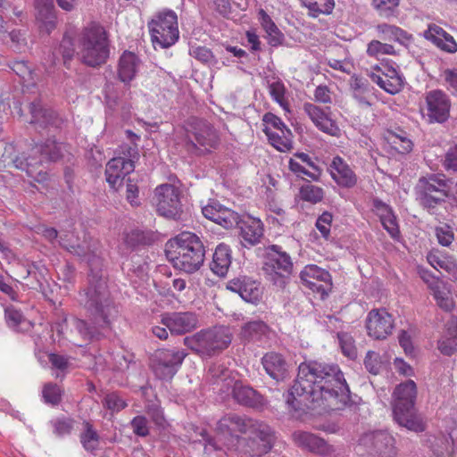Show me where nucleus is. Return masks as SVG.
<instances>
[{
    "label": "nucleus",
    "mask_w": 457,
    "mask_h": 457,
    "mask_svg": "<svg viewBox=\"0 0 457 457\" xmlns=\"http://www.w3.org/2000/svg\"><path fill=\"white\" fill-rule=\"evenodd\" d=\"M349 401L350 389L338 366L317 361L299 365L297 378L287 395V403L294 410L309 403L324 410H337Z\"/></svg>",
    "instance_id": "nucleus-1"
},
{
    "label": "nucleus",
    "mask_w": 457,
    "mask_h": 457,
    "mask_svg": "<svg viewBox=\"0 0 457 457\" xmlns=\"http://www.w3.org/2000/svg\"><path fill=\"white\" fill-rule=\"evenodd\" d=\"M217 435L213 439H208L205 450L232 449L239 437L235 432L248 434L245 440V453L252 457H261L273 446L275 435L272 428L263 421L245 416L230 413L221 418L217 424Z\"/></svg>",
    "instance_id": "nucleus-2"
},
{
    "label": "nucleus",
    "mask_w": 457,
    "mask_h": 457,
    "mask_svg": "<svg viewBox=\"0 0 457 457\" xmlns=\"http://www.w3.org/2000/svg\"><path fill=\"white\" fill-rule=\"evenodd\" d=\"M166 256L174 268L187 273L198 270L204 263L205 250L194 233L182 232L166 244Z\"/></svg>",
    "instance_id": "nucleus-3"
},
{
    "label": "nucleus",
    "mask_w": 457,
    "mask_h": 457,
    "mask_svg": "<svg viewBox=\"0 0 457 457\" xmlns=\"http://www.w3.org/2000/svg\"><path fill=\"white\" fill-rule=\"evenodd\" d=\"M394 420L400 426L414 432L425 429L422 418L416 412L417 386L413 380H406L395 386L393 395Z\"/></svg>",
    "instance_id": "nucleus-4"
},
{
    "label": "nucleus",
    "mask_w": 457,
    "mask_h": 457,
    "mask_svg": "<svg viewBox=\"0 0 457 457\" xmlns=\"http://www.w3.org/2000/svg\"><path fill=\"white\" fill-rule=\"evenodd\" d=\"M78 55L81 62L96 67L104 63L109 55L107 37L103 27L92 24L79 37Z\"/></svg>",
    "instance_id": "nucleus-5"
},
{
    "label": "nucleus",
    "mask_w": 457,
    "mask_h": 457,
    "mask_svg": "<svg viewBox=\"0 0 457 457\" xmlns=\"http://www.w3.org/2000/svg\"><path fill=\"white\" fill-rule=\"evenodd\" d=\"M82 296L85 299L81 301L95 316L96 323L101 328L108 327L111 320L116 317L118 310L110 298L105 281L99 279L96 285L90 282L89 287Z\"/></svg>",
    "instance_id": "nucleus-6"
},
{
    "label": "nucleus",
    "mask_w": 457,
    "mask_h": 457,
    "mask_svg": "<svg viewBox=\"0 0 457 457\" xmlns=\"http://www.w3.org/2000/svg\"><path fill=\"white\" fill-rule=\"evenodd\" d=\"M457 192V185L453 186L451 180L444 175L431 174L419 179L416 186L417 199L425 208H434L445 201V197Z\"/></svg>",
    "instance_id": "nucleus-7"
},
{
    "label": "nucleus",
    "mask_w": 457,
    "mask_h": 457,
    "mask_svg": "<svg viewBox=\"0 0 457 457\" xmlns=\"http://www.w3.org/2000/svg\"><path fill=\"white\" fill-rule=\"evenodd\" d=\"M184 343L200 355L211 356L216 351L223 350L229 345L231 333L227 327H215L185 337Z\"/></svg>",
    "instance_id": "nucleus-8"
},
{
    "label": "nucleus",
    "mask_w": 457,
    "mask_h": 457,
    "mask_svg": "<svg viewBox=\"0 0 457 457\" xmlns=\"http://www.w3.org/2000/svg\"><path fill=\"white\" fill-rule=\"evenodd\" d=\"M62 145L56 143L54 140L48 139L46 143L36 145L32 148L33 154H40L41 158L36 159L29 156L25 161L21 158L14 160V165L20 170H25L28 175L38 182H44L47 179V173L42 169H38L37 165H41L45 161H57L62 157Z\"/></svg>",
    "instance_id": "nucleus-9"
},
{
    "label": "nucleus",
    "mask_w": 457,
    "mask_h": 457,
    "mask_svg": "<svg viewBox=\"0 0 457 457\" xmlns=\"http://www.w3.org/2000/svg\"><path fill=\"white\" fill-rule=\"evenodd\" d=\"M262 270L268 280L282 287L293 271L290 255L281 246L272 245L267 247Z\"/></svg>",
    "instance_id": "nucleus-10"
},
{
    "label": "nucleus",
    "mask_w": 457,
    "mask_h": 457,
    "mask_svg": "<svg viewBox=\"0 0 457 457\" xmlns=\"http://www.w3.org/2000/svg\"><path fill=\"white\" fill-rule=\"evenodd\" d=\"M148 28L154 46L167 48L179 39L178 17L173 11L158 12L148 23Z\"/></svg>",
    "instance_id": "nucleus-11"
},
{
    "label": "nucleus",
    "mask_w": 457,
    "mask_h": 457,
    "mask_svg": "<svg viewBox=\"0 0 457 457\" xmlns=\"http://www.w3.org/2000/svg\"><path fill=\"white\" fill-rule=\"evenodd\" d=\"M125 156H118L110 160L106 164V181L113 189H118L123 183L124 178L131 173L134 169V162L138 158L136 146H126Z\"/></svg>",
    "instance_id": "nucleus-12"
},
{
    "label": "nucleus",
    "mask_w": 457,
    "mask_h": 457,
    "mask_svg": "<svg viewBox=\"0 0 457 457\" xmlns=\"http://www.w3.org/2000/svg\"><path fill=\"white\" fill-rule=\"evenodd\" d=\"M157 212L167 219L179 220L182 207L179 190L170 184L158 186L154 191Z\"/></svg>",
    "instance_id": "nucleus-13"
},
{
    "label": "nucleus",
    "mask_w": 457,
    "mask_h": 457,
    "mask_svg": "<svg viewBox=\"0 0 457 457\" xmlns=\"http://www.w3.org/2000/svg\"><path fill=\"white\" fill-rule=\"evenodd\" d=\"M186 356L183 350L164 349L156 352L152 364L155 376L163 380L171 379Z\"/></svg>",
    "instance_id": "nucleus-14"
},
{
    "label": "nucleus",
    "mask_w": 457,
    "mask_h": 457,
    "mask_svg": "<svg viewBox=\"0 0 457 457\" xmlns=\"http://www.w3.org/2000/svg\"><path fill=\"white\" fill-rule=\"evenodd\" d=\"M186 131L188 142L195 147H202L200 149L202 152L210 151L218 145L219 137L216 130L204 121L192 120L187 124Z\"/></svg>",
    "instance_id": "nucleus-15"
},
{
    "label": "nucleus",
    "mask_w": 457,
    "mask_h": 457,
    "mask_svg": "<svg viewBox=\"0 0 457 457\" xmlns=\"http://www.w3.org/2000/svg\"><path fill=\"white\" fill-rule=\"evenodd\" d=\"M303 111L320 131L331 137L340 136V129L332 119L329 107L322 108L312 103L305 102L303 104Z\"/></svg>",
    "instance_id": "nucleus-16"
},
{
    "label": "nucleus",
    "mask_w": 457,
    "mask_h": 457,
    "mask_svg": "<svg viewBox=\"0 0 457 457\" xmlns=\"http://www.w3.org/2000/svg\"><path fill=\"white\" fill-rule=\"evenodd\" d=\"M395 327L393 316L386 309H372L366 317L368 335L378 340L386 339Z\"/></svg>",
    "instance_id": "nucleus-17"
},
{
    "label": "nucleus",
    "mask_w": 457,
    "mask_h": 457,
    "mask_svg": "<svg viewBox=\"0 0 457 457\" xmlns=\"http://www.w3.org/2000/svg\"><path fill=\"white\" fill-rule=\"evenodd\" d=\"M374 71L370 75V79L380 88L391 95L402 90L403 78L395 67L381 63V66H376Z\"/></svg>",
    "instance_id": "nucleus-18"
},
{
    "label": "nucleus",
    "mask_w": 457,
    "mask_h": 457,
    "mask_svg": "<svg viewBox=\"0 0 457 457\" xmlns=\"http://www.w3.org/2000/svg\"><path fill=\"white\" fill-rule=\"evenodd\" d=\"M300 278L311 290L320 294L321 298L328 295L332 285L328 271L315 264L306 265L300 272Z\"/></svg>",
    "instance_id": "nucleus-19"
},
{
    "label": "nucleus",
    "mask_w": 457,
    "mask_h": 457,
    "mask_svg": "<svg viewBox=\"0 0 457 457\" xmlns=\"http://www.w3.org/2000/svg\"><path fill=\"white\" fill-rule=\"evenodd\" d=\"M161 322L171 334L182 335L195 329L199 320L195 312H175L162 315Z\"/></svg>",
    "instance_id": "nucleus-20"
},
{
    "label": "nucleus",
    "mask_w": 457,
    "mask_h": 457,
    "mask_svg": "<svg viewBox=\"0 0 457 457\" xmlns=\"http://www.w3.org/2000/svg\"><path fill=\"white\" fill-rule=\"evenodd\" d=\"M427 115L430 122H444L449 117L451 103L441 90L429 91L426 96Z\"/></svg>",
    "instance_id": "nucleus-21"
},
{
    "label": "nucleus",
    "mask_w": 457,
    "mask_h": 457,
    "mask_svg": "<svg viewBox=\"0 0 457 457\" xmlns=\"http://www.w3.org/2000/svg\"><path fill=\"white\" fill-rule=\"evenodd\" d=\"M203 215L225 228L239 225L240 216L237 212L212 201L202 208Z\"/></svg>",
    "instance_id": "nucleus-22"
},
{
    "label": "nucleus",
    "mask_w": 457,
    "mask_h": 457,
    "mask_svg": "<svg viewBox=\"0 0 457 457\" xmlns=\"http://www.w3.org/2000/svg\"><path fill=\"white\" fill-rule=\"evenodd\" d=\"M333 180L342 187L350 188L356 185L357 176L350 165L340 156H335L328 167Z\"/></svg>",
    "instance_id": "nucleus-23"
},
{
    "label": "nucleus",
    "mask_w": 457,
    "mask_h": 457,
    "mask_svg": "<svg viewBox=\"0 0 457 457\" xmlns=\"http://www.w3.org/2000/svg\"><path fill=\"white\" fill-rule=\"evenodd\" d=\"M292 436L295 445L310 452L322 455H327L333 452L331 445H328L322 438L312 433L295 431Z\"/></svg>",
    "instance_id": "nucleus-24"
},
{
    "label": "nucleus",
    "mask_w": 457,
    "mask_h": 457,
    "mask_svg": "<svg viewBox=\"0 0 457 457\" xmlns=\"http://www.w3.org/2000/svg\"><path fill=\"white\" fill-rule=\"evenodd\" d=\"M227 288L237 292L245 302L255 303L262 296V288L256 281L244 278L228 281Z\"/></svg>",
    "instance_id": "nucleus-25"
},
{
    "label": "nucleus",
    "mask_w": 457,
    "mask_h": 457,
    "mask_svg": "<svg viewBox=\"0 0 457 457\" xmlns=\"http://www.w3.org/2000/svg\"><path fill=\"white\" fill-rule=\"evenodd\" d=\"M424 36L441 50L448 53H455L457 51V43L453 37L436 24L429 25Z\"/></svg>",
    "instance_id": "nucleus-26"
},
{
    "label": "nucleus",
    "mask_w": 457,
    "mask_h": 457,
    "mask_svg": "<svg viewBox=\"0 0 457 457\" xmlns=\"http://www.w3.org/2000/svg\"><path fill=\"white\" fill-rule=\"evenodd\" d=\"M31 114V123L38 124L42 127L48 125L58 128L62 123V120L52 109L45 108L40 102H34L29 105Z\"/></svg>",
    "instance_id": "nucleus-27"
},
{
    "label": "nucleus",
    "mask_w": 457,
    "mask_h": 457,
    "mask_svg": "<svg viewBox=\"0 0 457 457\" xmlns=\"http://www.w3.org/2000/svg\"><path fill=\"white\" fill-rule=\"evenodd\" d=\"M239 224L240 235L245 246L247 245L252 246L259 243L263 234L261 220L247 217L245 220H240Z\"/></svg>",
    "instance_id": "nucleus-28"
},
{
    "label": "nucleus",
    "mask_w": 457,
    "mask_h": 457,
    "mask_svg": "<svg viewBox=\"0 0 457 457\" xmlns=\"http://www.w3.org/2000/svg\"><path fill=\"white\" fill-rule=\"evenodd\" d=\"M35 7L40 29L50 33L55 27L53 0H36Z\"/></svg>",
    "instance_id": "nucleus-29"
},
{
    "label": "nucleus",
    "mask_w": 457,
    "mask_h": 457,
    "mask_svg": "<svg viewBox=\"0 0 457 457\" xmlns=\"http://www.w3.org/2000/svg\"><path fill=\"white\" fill-rule=\"evenodd\" d=\"M139 67V58L132 52H124L119 61V79L123 83H129L136 77Z\"/></svg>",
    "instance_id": "nucleus-30"
},
{
    "label": "nucleus",
    "mask_w": 457,
    "mask_h": 457,
    "mask_svg": "<svg viewBox=\"0 0 457 457\" xmlns=\"http://www.w3.org/2000/svg\"><path fill=\"white\" fill-rule=\"evenodd\" d=\"M266 372L274 379H283L287 371V363L281 354L270 352L267 353L262 359Z\"/></svg>",
    "instance_id": "nucleus-31"
},
{
    "label": "nucleus",
    "mask_w": 457,
    "mask_h": 457,
    "mask_svg": "<svg viewBox=\"0 0 457 457\" xmlns=\"http://www.w3.org/2000/svg\"><path fill=\"white\" fill-rule=\"evenodd\" d=\"M231 265V250L228 245L221 243L215 248L211 270L219 277H224Z\"/></svg>",
    "instance_id": "nucleus-32"
},
{
    "label": "nucleus",
    "mask_w": 457,
    "mask_h": 457,
    "mask_svg": "<svg viewBox=\"0 0 457 457\" xmlns=\"http://www.w3.org/2000/svg\"><path fill=\"white\" fill-rule=\"evenodd\" d=\"M233 396L235 400L245 406L257 408L263 405V398L252 387L236 383L233 388Z\"/></svg>",
    "instance_id": "nucleus-33"
},
{
    "label": "nucleus",
    "mask_w": 457,
    "mask_h": 457,
    "mask_svg": "<svg viewBox=\"0 0 457 457\" xmlns=\"http://www.w3.org/2000/svg\"><path fill=\"white\" fill-rule=\"evenodd\" d=\"M269 327L262 320H252L245 323L241 328L240 337L246 342H259L267 337Z\"/></svg>",
    "instance_id": "nucleus-34"
},
{
    "label": "nucleus",
    "mask_w": 457,
    "mask_h": 457,
    "mask_svg": "<svg viewBox=\"0 0 457 457\" xmlns=\"http://www.w3.org/2000/svg\"><path fill=\"white\" fill-rule=\"evenodd\" d=\"M438 349L443 354L451 355L457 350V321L451 319L438 341Z\"/></svg>",
    "instance_id": "nucleus-35"
},
{
    "label": "nucleus",
    "mask_w": 457,
    "mask_h": 457,
    "mask_svg": "<svg viewBox=\"0 0 457 457\" xmlns=\"http://www.w3.org/2000/svg\"><path fill=\"white\" fill-rule=\"evenodd\" d=\"M429 287L437 305L441 309L451 311L454 307V301L451 290L445 283L442 281H435Z\"/></svg>",
    "instance_id": "nucleus-36"
},
{
    "label": "nucleus",
    "mask_w": 457,
    "mask_h": 457,
    "mask_svg": "<svg viewBox=\"0 0 457 457\" xmlns=\"http://www.w3.org/2000/svg\"><path fill=\"white\" fill-rule=\"evenodd\" d=\"M267 136L269 143L279 152H287L292 149L291 130L289 133L284 131H270L268 129H262Z\"/></svg>",
    "instance_id": "nucleus-37"
},
{
    "label": "nucleus",
    "mask_w": 457,
    "mask_h": 457,
    "mask_svg": "<svg viewBox=\"0 0 457 457\" xmlns=\"http://www.w3.org/2000/svg\"><path fill=\"white\" fill-rule=\"evenodd\" d=\"M375 29L383 40L395 41L401 44L409 40L408 34L395 25L381 23L377 25Z\"/></svg>",
    "instance_id": "nucleus-38"
},
{
    "label": "nucleus",
    "mask_w": 457,
    "mask_h": 457,
    "mask_svg": "<svg viewBox=\"0 0 457 457\" xmlns=\"http://www.w3.org/2000/svg\"><path fill=\"white\" fill-rule=\"evenodd\" d=\"M74 237H75L72 233L67 234L65 235V237H61L60 245L70 253L82 257L87 262H90L91 259L89 257V253L91 250L89 245L86 242H84L82 245L77 243V240H75Z\"/></svg>",
    "instance_id": "nucleus-39"
},
{
    "label": "nucleus",
    "mask_w": 457,
    "mask_h": 457,
    "mask_svg": "<svg viewBox=\"0 0 457 457\" xmlns=\"http://www.w3.org/2000/svg\"><path fill=\"white\" fill-rule=\"evenodd\" d=\"M258 20L270 37V43L274 46L279 44L282 40V34L270 16L263 9L259 10Z\"/></svg>",
    "instance_id": "nucleus-40"
},
{
    "label": "nucleus",
    "mask_w": 457,
    "mask_h": 457,
    "mask_svg": "<svg viewBox=\"0 0 457 457\" xmlns=\"http://www.w3.org/2000/svg\"><path fill=\"white\" fill-rule=\"evenodd\" d=\"M73 54L74 48L72 40L70 37L64 36L59 47L53 53L52 60L48 66L46 68V72L49 74L52 72L51 68L52 66L55 65V62L59 55H62L64 65H67L68 62H70L73 57Z\"/></svg>",
    "instance_id": "nucleus-41"
},
{
    "label": "nucleus",
    "mask_w": 457,
    "mask_h": 457,
    "mask_svg": "<svg viewBox=\"0 0 457 457\" xmlns=\"http://www.w3.org/2000/svg\"><path fill=\"white\" fill-rule=\"evenodd\" d=\"M308 9L309 15L316 18L320 14H330L335 7L334 0H301Z\"/></svg>",
    "instance_id": "nucleus-42"
},
{
    "label": "nucleus",
    "mask_w": 457,
    "mask_h": 457,
    "mask_svg": "<svg viewBox=\"0 0 457 457\" xmlns=\"http://www.w3.org/2000/svg\"><path fill=\"white\" fill-rule=\"evenodd\" d=\"M393 436L385 431L375 432V452L383 455H391L394 453Z\"/></svg>",
    "instance_id": "nucleus-43"
},
{
    "label": "nucleus",
    "mask_w": 457,
    "mask_h": 457,
    "mask_svg": "<svg viewBox=\"0 0 457 457\" xmlns=\"http://www.w3.org/2000/svg\"><path fill=\"white\" fill-rule=\"evenodd\" d=\"M387 361L386 357H381L378 353L369 351L364 360V365L369 372L377 375L385 369Z\"/></svg>",
    "instance_id": "nucleus-44"
},
{
    "label": "nucleus",
    "mask_w": 457,
    "mask_h": 457,
    "mask_svg": "<svg viewBox=\"0 0 457 457\" xmlns=\"http://www.w3.org/2000/svg\"><path fill=\"white\" fill-rule=\"evenodd\" d=\"M5 319L8 326L15 330H25L29 327V322L23 318L18 310L12 307L5 309Z\"/></svg>",
    "instance_id": "nucleus-45"
},
{
    "label": "nucleus",
    "mask_w": 457,
    "mask_h": 457,
    "mask_svg": "<svg viewBox=\"0 0 457 457\" xmlns=\"http://www.w3.org/2000/svg\"><path fill=\"white\" fill-rule=\"evenodd\" d=\"M366 53L369 56L379 57L385 54L394 55L395 54V50L390 44L382 43L379 40H371L367 46Z\"/></svg>",
    "instance_id": "nucleus-46"
},
{
    "label": "nucleus",
    "mask_w": 457,
    "mask_h": 457,
    "mask_svg": "<svg viewBox=\"0 0 457 457\" xmlns=\"http://www.w3.org/2000/svg\"><path fill=\"white\" fill-rule=\"evenodd\" d=\"M62 390L54 383H46L43 386L42 397L46 403L51 405H57L62 400Z\"/></svg>",
    "instance_id": "nucleus-47"
},
{
    "label": "nucleus",
    "mask_w": 457,
    "mask_h": 457,
    "mask_svg": "<svg viewBox=\"0 0 457 457\" xmlns=\"http://www.w3.org/2000/svg\"><path fill=\"white\" fill-rule=\"evenodd\" d=\"M388 142L395 151L403 154L411 152L412 149V142L404 133L390 134Z\"/></svg>",
    "instance_id": "nucleus-48"
},
{
    "label": "nucleus",
    "mask_w": 457,
    "mask_h": 457,
    "mask_svg": "<svg viewBox=\"0 0 457 457\" xmlns=\"http://www.w3.org/2000/svg\"><path fill=\"white\" fill-rule=\"evenodd\" d=\"M73 326L84 340L97 339L101 335L98 328L89 326L82 320H74Z\"/></svg>",
    "instance_id": "nucleus-49"
},
{
    "label": "nucleus",
    "mask_w": 457,
    "mask_h": 457,
    "mask_svg": "<svg viewBox=\"0 0 457 457\" xmlns=\"http://www.w3.org/2000/svg\"><path fill=\"white\" fill-rule=\"evenodd\" d=\"M338 341L344 355L349 359H355L357 357V348L352 336L347 333H338Z\"/></svg>",
    "instance_id": "nucleus-50"
},
{
    "label": "nucleus",
    "mask_w": 457,
    "mask_h": 457,
    "mask_svg": "<svg viewBox=\"0 0 457 457\" xmlns=\"http://www.w3.org/2000/svg\"><path fill=\"white\" fill-rule=\"evenodd\" d=\"M144 241V235L139 230H131L126 233L122 238V245L120 246L121 252L126 254L129 251L134 249L137 245L142 244Z\"/></svg>",
    "instance_id": "nucleus-51"
},
{
    "label": "nucleus",
    "mask_w": 457,
    "mask_h": 457,
    "mask_svg": "<svg viewBox=\"0 0 457 457\" xmlns=\"http://www.w3.org/2000/svg\"><path fill=\"white\" fill-rule=\"evenodd\" d=\"M269 92L272 99L278 103L283 110L288 112V103L285 98L286 88L281 81H275L270 84Z\"/></svg>",
    "instance_id": "nucleus-52"
},
{
    "label": "nucleus",
    "mask_w": 457,
    "mask_h": 457,
    "mask_svg": "<svg viewBox=\"0 0 457 457\" xmlns=\"http://www.w3.org/2000/svg\"><path fill=\"white\" fill-rule=\"evenodd\" d=\"M85 431L81 434V443L84 448L87 451H93L97 448L99 444V436L97 433L92 428V426L86 422L84 424Z\"/></svg>",
    "instance_id": "nucleus-53"
},
{
    "label": "nucleus",
    "mask_w": 457,
    "mask_h": 457,
    "mask_svg": "<svg viewBox=\"0 0 457 457\" xmlns=\"http://www.w3.org/2000/svg\"><path fill=\"white\" fill-rule=\"evenodd\" d=\"M399 2L400 0H373V5L380 16L389 18L395 15Z\"/></svg>",
    "instance_id": "nucleus-54"
},
{
    "label": "nucleus",
    "mask_w": 457,
    "mask_h": 457,
    "mask_svg": "<svg viewBox=\"0 0 457 457\" xmlns=\"http://www.w3.org/2000/svg\"><path fill=\"white\" fill-rule=\"evenodd\" d=\"M262 125L263 129H268L270 131H284L289 133V129L283 120L271 112H267L263 115Z\"/></svg>",
    "instance_id": "nucleus-55"
},
{
    "label": "nucleus",
    "mask_w": 457,
    "mask_h": 457,
    "mask_svg": "<svg viewBox=\"0 0 457 457\" xmlns=\"http://www.w3.org/2000/svg\"><path fill=\"white\" fill-rule=\"evenodd\" d=\"M289 170L294 172L298 177L307 176L313 180H318L320 176V171L313 172L312 170H308L300 162L295 160V158H290L288 162Z\"/></svg>",
    "instance_id": "nucleus-56"
},
{
    "label": "nucleus",
    "mask_w": 457,
    "mask_h": 457,
    "mask_svg": "<svg viewBox=\"0 0 457 457\" xmlns=\"http://www.w3.org/2000/svg\"><path fill=\"white\" fill-rule=\"evenodd\" d=\"M300 195L305 201L318 203L323 198V190L317 186L307 185L301 187Z\"/></svg>",
    "instance_id": "nucleus-57"
},
{
    "label": "nucleus",
    "mask_w": 457,
    "mask_h": 457,
    "mask_svg": "<svg viewBox=\"0 0 457 457\" xmlns=\"http://www.w3.org/2000/svg\"><path fill=\"white\" fill-rule=\"evenodd\" d=\"M332 222V215L329 212H323L316 221V228L326 239L330 234V227Z\"/></svg>",
    "instance_id": "nucleus-58"
},
{
    "label": "nucleus",
    "mask_w": 457,
    "mask_h": 457,
    "mask_svg": "<svg viewBox=\"0 0 457 457\" xmlns=\"http://www.w3.org/2000/svg\"><path fill=\"white\" fill-rule=\"evenodd\" d=\"M384 228L394 238L399 236V228L396 222V218L392 212L387 216L380 220Z\"/></svg>",
    "instance_id": "nucleus-59"
},
{
    "label": "nucleus",
    "mask_w": 457,
    "mask_h": 457,
    "mask_svg": "<svg viewBox=\"0 0 457 457\" xmlns=\"http://www.w3.org/2000/svg\"><path fill=\"white\" fill-rule=\"evenodd\" d=\"M384 228L394 238L399 236V228L396 222V218L392 212L387 216L380 220Z\"/></svg>",
    "instance_id": "nucleus-60"
},
{
    "label": "nucleus",
    "mask_w": 457,
    "mask_h": 457,
    "mask_svg": "<svg viewBox=\"0 0 457 457\" xmlns=\"http://www.w3.org/2000/svg\"><path fill=\"white\" fill-rule=\"evenodd\" d=\"M190 54L194 58L204 63L211 62L213 59L212 51L205 46H192L190 48Z\"/></svg>",
    "instance_id": "nucleus-61"
},
{
    "label": "nucleus",
    "mask_w": 457,
    "mask_h": 457,
    "mask_svg": "<svg viewBox=\"0 0 457 457\" xmlns=\"http://www.w3.org/2000/svg\"><path fill=\"white\" fill-rule=\"evenodd\" d=\"M436 235L440 245L448 246L453 240V232L448 226H442L436 228Z\"/></svg>",
    "instance_id": "nucleus-62"
},
{
    "label": "nucleus",
    "mask_w": 457,
    "mask_h": 457,
    "mask_svg": "<svg viewBox=\"0 0 457 457\" xmlns=\"http://www.w3.org/2000/svg\"><path fill=\"white\" fill-rule=\"evenodd\" d=\"M443 165L446 170L457 171V145L447 150Z\"/></svg>",
    "instance_id": "nucleus-63"
},
{
    "label": "nucleus",
    "mask_w": 457,
    "mask_h": 457,
    "mask_svg": "<svg viewBox=\"0 0 457 457\" xmlns=\"http://www.w3.org/2000/svg\"><path fill=\"white\" fill-rule=\"evenodd\" d=\"M54 433L58 436H65L71 433L73 428V421L70 419L56 420L53 421Z\"/></svg>",
    "instance_id": "nucleus-64"
}]
</instances>
